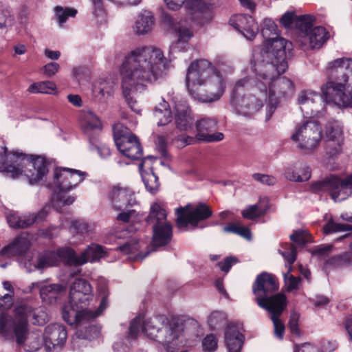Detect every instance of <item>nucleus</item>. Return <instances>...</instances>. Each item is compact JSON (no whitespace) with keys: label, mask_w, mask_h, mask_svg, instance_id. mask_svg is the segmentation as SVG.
Listing matches in <instances>:
<instances>
[{"label":"nucleus","mask_w":352,"mask_h":352,"mask_svg":"<svg viewBox=\"0 0 352 352\" xmlns=\"http://www.w3.org/2000/svg\"><path fill=\"white\" fill-rule=\"evenodd\" d=\"M327 72L333 80L321 86V96L312 90L298 94V104L307 116H320L325 110L324 102L343 107L352 104V96L346 92L350 88L352 91V59L340 58L329 63Z\"/></svg>","instance_id":"nucleus-1"},{"label":"nucleus","mask_w":352,"mask_h":352,"mask_svg":"<svg viewBox=\"0 0 352 352\" xmlns=\"http://www.w3.org/2000/svg\"><path fill=\"white\" fill-rule=\"evenodd\" d=\"M164 62L162 51L153 46L138 47L124 57L119 69L122 94L135 113L141 111L135 99L137 91L143 82H153L161 76Z\"/></svg>","instance_id":"nucleus-2"},{"label":"nucleus","mask_w":352,"mask_h":352,"mask_svg":"<svg viewBox=\"0 0 352 352\" xmlns=\"http://www.w3.org/2000/svg\"><path fill=\"white\" fill-rule=\"evenodd\" d=\"M264 69L260 68L259 73L254 72L256 78L253 82L254 94L241 96V90L250 84V79L244 78L238 80L231 96V102L237 111L245 116H251L259 111L263 102L268 99L269 111L272 114L279 103V100L292 92V82L286 78L271 79L263 74Z\"/></svg>","instance_id":"nucleus-3"},{"label":"nucleus","mask_w":352,"mask_h":352,"mask_svg":"<svg viewBox=\"0 0 352 352\" xmlns=\"http://www.w3.org/2000/svg\"><path fill=\"white\" fill-rule=\"evenodd\" d=\"M186 80L189 94L194 99L202 102L219 100L226 88L223 76L206 59L190 64Z\"/></svg>","instance_id":"nucleus-4"},{"label":"nucleus","mask_w":352,"mask_h":352,"mask_svg":"<svg viewBox=\"0 0 352 352\" xmlns=\"http://www.w3.org/2000/svg\"><path fill=\"white\" fill-rule=\"evenodd\" d=\"M94 299L92 287L89 283L81 278H76L69 288V300L63 309V318L68 324L78 323L83 320H89L99 316L106 308L107 298L104 296L97 310L87 307Z\"/></svg>","instance_id":"nucleus-5"},{"label":"nucleus","mask_w":352,"mask_h":352,"mask_svg":"<svg viewBox=\"0 0 352 352\" xmlns=\"http://www.w3.org/2000/svg\"><path fill=\"white\" fill-rule=\"evenodd\" d=\"M48 170L45 159L41 156H26L18 151L0 155V172H5L8 177L27 178L30 184H36L43 179Z\"/></svg>","instance_id":"nucleus-6"},{"label":"nucleus","mask_w":352,"mask_h":352,"mask_svg":"<svg viewBox=\"0 0 352 352\" xmlns=\"http://www.w3.org/2000/svg\"><path fill=\"white\" fill-rule=\"evenodd\" d=\"M265 49L261 52V60H259V52L256 50L253 52V57L256 60L253 65L254 72H258L260 68L264 69L263 74L273 80L283 78L280 75L287 67L285 61L286 51H289L292 43L277 35L268 38L264 44Z\"/></svg>","instance_id":"nucleus-7"},{"label":"nucleus","mask_w":352,"mask_h":352,"mask_svg":"<svg viewBox=\"0 0 352 352\" xmlns=\"http://www.w3.org/2000/svg\"><path fill=\"white\" fill-rule=\"evenodd\" d=\"M86 176V173L75 169L56 168L53 181L48 184V186L54 191L52 200L53 207L59 210L63 206L72 204L75 197L68 195V192L75 188Z\"/></svg>","instance_id":"nucleus-8"},{"label":"nucleus","mask_w":352,"mask_h":352,"mask_svg":"<svg viewBox=\"0 0 352 352\" xmlns=\"http://www.w3.org/2000/svg\"><path fill=\"white\" fill-rule=\"evenodd\" d=\"M31 312V307L23 304L15 307L13 315L1 313L0 335L6 340H15L19 344H23L28 334L29 314Z\"/></svg>","instance_id":"nucleus-9"},{"label":"nucleus","mask_w":352,"mask_h":352,"mask_svg":"<svg viewBox=\"0 0 352 352\" xmlns=\"http://www.w3.org/2000/svg\"><path fill=\"white\" fill-rule=\"evenodd\" d=\"M291 140L300 151L313 152L322 140V128L316 120L301 121L296 124Z\"/></svg>","instance_id":"nucleus-10"},{"label":"nucleus","mask_w":352,"mask_h":352,"mask_svg":"<svg viewBox=\"0 0 352 352\" xmlns=\"http://www.w3.org/2000/svg\"><path fill=\"white\" fill-rule=\"evenodd\" d=\"M115 143L119 151L131 160H140L143 151L138 138L120 124L113 126Z\"/></svg>","instance_id":"nucleus-11"},{"label":"nucleus","mask_w":352,"mask_h":352,"mask_svg":"<svg viewBox=\"0 0 352 352\" xmlns=\"http://www.w3.org/2000/svg\"><path fill=\"white\" fill-rule=\"evenodd\" d=\"M61 260L69 265H82L80 264V255L76 254L75 251L69 247L59 248L56 252H45L38 254L36 261L29 260V265L34 269L43 270L58 264Z\"/></svg>","instance_id":"nucleus-12"},{"label":"nucleus","mask_w":352,"mask_h":352,"mask_svg":"<svg viewBox=\"0 0 352 352\" xmlns=\"http://www.w3.org/2000/svg\"><path fill=\"white\" fill-rule=\"evenodd\" d=\"M165 320L166 318L163 316H158L145 320L140 317H137L130 324L129 336L132 339H135L141 329L142 332L145 333L148 338L156 340L163 346L162 341L164 340L166 338L160 339L158 334L162 333V328L165 324ZM168 331L169 334L165 337H168L170 334V329H168Z\"/></svg>","instance_id":"nucleus-13"},{"label":"nucleus","mask_w":352,"mask_h":352,"mask_svg":"<svg viewBox=\"0 0 352 352\" xmlns=\"http://www.w3.org/2000/svg\"><path fill=\"white\" fill-rule=\"evenodd\" d=\"M312 189L315 192L328 191L335 201H341L352 193V175L345 179L331 175L314 184Z\"/></svg>","instance_id":"nucleus-14"},{"label":"nucleus","mask_w":352,"mask_h":352,"mask_svg":"<svg viewBox=\"0 0 352 352\" xmlns=\"http://www.w3.org/2000/svg\"><path fill=\"white\" fill-rule=\"evenodd\" d=\"M176 223L179 228H186L188 225L196 227L200 221L209 218L212 211L204 204H199L195 208L190 204L175 210Z\"/></svg>","instance_id":"nucleus-15"},{"label":"nucleus","mask_w":352,"mask_h":352,"mask_svg":"<svg viewBox=\"0 0 352 352\" xmlns=\"http://www.w3.org/2000/svg\"><path fill=\"white\" fill-rule=\"evenodd\" d=\"M343 124L338 120L328 121L322 128V138L327 139L325 151L327 155L333 157L341 153L344 142Z\"/></svg>","instance_id":"nucleus-16"},{"label":"nucleus","mask_w":352,"mask_h":352,"mask_svg":"<svg viewBox=\"0 0 352 352\" xmlns=\"http://www.w3.org/2000/svg\"><path fill=\"white\" fill-rule=\"evenodd\" d=\"M108 197L112 208L116 210H125L137 204L134 192L127 187L113 186L110 188Z\"/></svg>","instance_id":"nucleus-17"},{"label":"nucleus","mask_w":352,"mask_h":352,"mask_svg":"<svg viewBox=\"0 0 352 352\" xmlns=\"http://www.w3.org/2000/svg\"><path fill=\"white\" fill-rule=\"evenodd\" d=\"M67 333L65 327L60 324H51L45 327L43 341L48 350L59 351L64 346Z\"/></svg>","instance_id":"nucleus-18"},{"label":"nucleus","mask_w":352,"mask_h":352,"mask_svg":"<svg viewBox=\"0 0 352 352\" xmlns=\"http://www.w3.org/2000/svg\"><path fill=\"white\" fill-rule=\"evenodd\" d=\"M278 289V285L276 278L271 274L263 272L257 276L252 286V291L256 296V301L258 302L259 297L265 298Z\"/></svg>","instance_id":"nucleus-19"},{"label":"nucleus","mask_w":352,"mask_h":352,"mask_svg":"<svg viewBox=\"0 0 352 352\" xmlns=\"http://www.w3.org/2000/svg\"><path fill=\"white\" fill-rule=\"evenodd\" d=\"M327 39V32L321 26H316L307 34L298 36V42L305 50L318 49L322 46Z\"/></svg>","instance_id":"nucleus-20"},{"label":"nucleus","mask_w":352,"mask_h":352,"mask_svg":"<svg viewBox=\"0 0 352 352\" xmlns=\"http://www.w3.org/2000/svg\"><path fill=\"white\" fill-rule=\"evenodd\" d=\"M230 23L241 32L248 40L253 39L258 32V27L254 19L249 15L238 14L232 16Z\"/></svg>","instance_id":"nucleus-21"},{"label":"nucleus","mask_w":352,"mask_h":352,"mask_svg":"<svg viewBox=\"0 0 352 352\" xmlns=\"http://www.w3.org/2000/svg\"><path fill=\"white\" fill-rule=\"evenodd\" d=\"M258 305L266 309L271 317H280L287 306L286 296L281 293L272 295L265 298L259 297L257 302Z\"/></svg>","instance_id":"nucleus-22"},{"label":"nucleus","mask_w":352,"mask_h":352,"mask_svg":"<svg viewBox=\"0 0 352 352\" xmlns=\"http://www.w3.org/2000/svg\"><path fill=\"white\" fill-rule=\"evenodd\" d=\"M216 121L210 118H204L196 123L197 139L208 142H218L223 139V134L220 132L209 133L216 128Z\"/></svg>","instance_id":"nucleus-23"},{"label":"nucleus","mask_w":352,"mask_h":352,"mask_svg":"<svg viewBox=\"0 0 352 352\" xmlns=\"http://www.w3.org/2000/svg\"><path fill=\"white\" fill-rule=\"evenodd\" d=\"M30 250V241L25 235L16 237L10 244L0 251V255L28 257Z\"/></svg>","instance_id":"nucleus-24"},{"label":"nucleus","mask_w":352,"mask_h":352,"mask_svg":"<svg viewBox=\"0 0 352 352\" xmlns=\"http://www.w3.org/2000/svg\"><path fill=\"white\" fill-rule=\"evenodd\" d=\"M173 28L177 36V41L171 45L170 51L173 53L184 51L187 46L188 41L192 37L193 32L183 22L173 24Z\"/></svg>","instance_id":"nucleus-25"},{"label":"nucleus","mask_w":352,"mask_h":352,"mask_svg":"<svg viewBox=\"0 0 352 352\" xmlns=\"http://www.w3.org/2000/svg\"><path fill=\"white\" fill-rule=\"evenodd\" d=\"M80 124L87 135L97 134L102 130V123L98 116L91 111H83L80 116Z\"/></svg>","instance_id":"nucleus-26"},{"label":"nucleus","mask_w":352,"mask_h":352,"mask_svg":"<svg viewBox=\"0 0 352 352\" xmlns=\"http://www.w3.org/2000/svg\"><path fill=\"white\" fill-rule=\"evenodd\" d=\"M32 287L39 289L41 299L49 304L55 302L61 292L65 291V287L59 284L43 285L42 283H34Z\"/></svg>","instance_id":"nucleus-27"},{"label":"nucleus","mask_w":352,"mask_h":352,"mask_svg":"<svg viewBox=\"0 0 352 352\" xmlns=\"http://www.w3.org/2000/svg\"><path fill=\"white\" fill-rule=\"evenodd\" d=\"M175 124L181 131L190 132L193 130V118L188 107L185 104L175 105Z\"/></svg>","instance_id":"nucleus-28"},{"label":"nucleus","mask_w":352,"mask_h":352,"mask_svg":"<svg viewBox=\"0 0 352 352\" xmlns=\"http://www.w3.org/2000/svg\"><path fill=\"white\" fill-rule=\"evenodd\" d=\"M153 246H163L168 244L173 236L172 226L170 223L152 226Z\"/></svg>","instance_id":"nucleus-29"},{"label":"nucleus","mask_w":352,"mask_h":352,"mask_svg":"<svg viewBox=\"0 0 352 352\" xmlns=\"http://www.w3.org/2000/svg\"><path fill=\"white\" fill-rule=\"evenodd\" d=\"M167 212L166 204L156 201L151 204L147 222L151 226L168 223L166 220Z\"/></svg>","instance_id":"nucleus-30"},{"label":"nucleus","mask_w":352,"mask_h":352,"mask_svg":"<svg viewBox=\"0 0 352 352\" xmlns=\"http://www.w3.org/2000/svg\"><path fill=\"white\" fill-rule=\"evenodd\" d=\"M244 336L236 327L228 326L225 333V341L229 352H240Z\"/></svg>","instance_id":"nucleus-31"},{"label":"nucleus","mask_w":352,"mask_h":352,"mask_svg":"<svg viewBox=\"0 0 352 352\" xmlns=\"http://www.w3.org/2000/svg\"><path fill=\"white\" fill-rule=\"evenodd\" d=\"M155 25L154 17L149 12H144L140 14L133 26V31L136 34L143 35L150 32Z\"/></svg>","instance_id":"nucleus-32"},{"label":"nucleus","mask_w":352,"mask_h":352,"mask_svg":"<svg viewBox=\"0 0 352 352\" xmlns=\"http://www.w3.org/2000/svg\"><path fill=\"white\" fill-rule=\"evenodd\" d=\"M142 243H140L135 239H131L129 241H127L124 244L118 246L116 250L122 252L124 254H130L129 258L133 259L135 261L142 260L145 258L148 252H146L145 254L142 255L140 252V249L142 246Z\"/></svg>","instance_id":"nucleus-33"},{"label":"nucleus","mask_w":352,"mask_h":352,"mask_svg":"<svg viewBox=\"0 0 352 352\" xmlns=\"http://www.w3.org/2000/svg\"><path fill=\"white\" fill-rule=\"evenodd\" d=\"M153 114L158 126L166 125L172 120L171 111L168 104L165 100H163L158 107H155Z\"/></svg>","instance_id":"nucleus-34"},{"label":"nucleus","mask_w":352,"mask_h":352,"mask_svg":"<svg viewBox=\"0 0 352 352\" xmlns=\"http://www.w3.org/2000/svg\"><path fill=\"white\" fill-rule=\"evenodd\" d=\"M104 254V251L102 246L92 244L80 254L81 262L80 264L84 265L87 262H94L102 257Z\"/></svg>","instance_id":"nucleus-35"},{"label":"nucleus","mask_w":352,"mask_h":352,"mask_svg":"<svg viewBox=\"0 0 352 352\" xmlns=\"http://www.w3.org/2000/svg\"><path fill=\"white\" fill-rule=\"evenodd\" d=\"M144 162L139 165V170L146 188L152 194H155L159 188L157 177L152 171L143 170Z\"/></svg>","instance_id":"nucleus-36"},{"label":"nucleus","mask_w":352,"mask_h":352,"mask_svg":"<svg viewBox=\"0 0 352 352\" xmlns=\"http://www.w3.org/2000/svg\"><path fill=\"white\" fill-rule=\"evenodd\" d=\"M298 169L296 165L289 166L285 172V178L292 182H304L310 178L311 173L309 167H303L302 174L297 172Z\"/></svg>","instance_id":"nucleus-37"},{"label":"nucleus","mask_w":352,"mask_h":352,"mask_svg":"<svg viewBox=\"0 0 352 352\" xmlns=\"http://www.w3.org/2000/svg\"><path fill=\"white\" fill-rule=\"evenodd\" d=\"M56 89V85L52 81H43L32 84L28 91L32 94H51Z\"/></svg>","instance_id":"nucleus-38"},{"label":"nucleus","mask_w":352,"mask_h":352,"mask_svg":"<svg viewBox=\"0 0 352 352\" xmlns=\"http://www.w3.org/2000/svg\"><path fill=\"white\" fill-rule=\"evenodd\" d=\"M266 210V206H263L262 201H259L256 204L251 205L247 207L242 211L241 214L245 219H254L263 215Z\"/></svg>","instance_id":"nucleus-39"},{"label":"nucleus","mask_w":352,"mask_h":352,"mask_svg":"<svg viewBox=\"0 0 352 352\" xmlns=\"http://www.w3.org/2000/svg\"><path fill=\"white\" fill-rule=\"evenodd\" d=\"M47 214V211L46 208H43L37 214H28L21 216L19 228H25L32 226L34 222L42 221L46 217Z\"/></svg>","instance_id":"nucleus-40"},{"label":"nucleus","mask_w":352,"mask_h":352,"mask_svg":"<svg viewBox=\"0 0 352 352\" xmlns=\"http://www.w3.org/2000/svg\"><path fill=\"white\" fill-rule=\"evenodd\" d=\"M54 12L59 25L62 26L66 22L68 17L76 16L77 10L58 6L55 7Z\"/></svg>","instance_id":"nucleus-41"},{"label":"nucleus","mask_w":352,"mask_h":352,"mask_svg":"<svg viewBox=\"0 0 352 352\" xmlns=\"http://www.w3.org/2000/svg\"><path fill=\"white\" fill-rule=\"evenodd\" d=\"M314 17L311 15H303L297 16L296 19V26L300 30V34H307L313 28Z\"/></svg>","instance_id":"nucleus-42"},{"label":"nucleus","mask_w":352,"mask_h":352,"mask_svg":"<svg viewBox=\"0 0 352 352\" xmlns=\"http://www.w3.org/2000/svg\"><path fill=\"white\" fill-rule=\"evenodd\" d=\"M224 232L234 233L248 240L251 239V232L248 228L241 226L239 223H229L223 228Z\"/></svg>","instance_id":"nucleus-43"},{"label":"nucleus","mask_w":352,"mask_h":352,"mask_svg":"<svg viewBox=\"0 0 352 352\" xmlns=\"http://www.w3.org/2000/svg\"><path fill=\"white\" fill-rule=\"evenodd\" d=\"M346 231H352V225L338 223L332 219H330L323 227V232L326 234Z\"/></svg>","instance_id":"nucleus-44"},{"label":"nucleus","mask_w":352,"mask_h":352,"mask_svg":"<svg viewBox=\"0 0 352 352\" xmlns=\"http://www.w3.org/2000/svg\"><path fill=\"white\" fill-rule=\"evenodd\" d=\"M350 261V256L347 253L332 256L325 262L326 268H337L342 267Z\"/></svg>","instance_id":"nucleus-45"},{"label":"nucleus","mask_w":352,"mask_h":352,"mask_svg":"<svg viewBox=\"0 0 352 352\" xmlns=\"http://www.w3.org/2000/svg\"><path fill=\"white\" fill-rule=\"evenodd\" d=\"M278 252L287 263H294L296 259V250L292 244H285L278 249Z\"/></svg>","instance_id":"nucleus-46"},{"label":"nucleus","mask_w":352,"mask_h":352,"mask_svg":"<svg viewBox=\"0 0 352 352\" xmlns=\"http://www.w3.org/2000/svg\"><path fill=\"white\" fill-rule=\"evenodd\" d=\"M13 23L14 17L9 9L0 3V28L10 27Z\"/></svg>","instance_id":"nucleus-47"},{"label":"nucleus","mask_w":352,"mask_h":352,"mask_svg":"<svg viewBox=\"0 0 352 352\" xmlns=\"http://www.w3.org/2000/svg\"><path fill=\"white\" fill-rule=\"evenodd\" d=\"M226 320L225 313L221 311H214L211 314L208 318V324L212 329L223 325Z\"/></svg>","instance_id":"nucleus-48"},{"label":"nucleus","mask_w":352,"mask_h":352,"mask_svg":"<svg viewBox=\"0 0 352 352\" xmlns=\"http://www.w3.org/2000/svg\"><path fill=\"white\" fill-rule=\"evenodd\" d=\"M71 228L73 232L83 234L90 231L91 226L84 220L78 219L72 221Z\"/></svg>","instance_id":"nucleus-49"},{"label":"nucleus","mask_w":352,"mask_h":352,"mask_svg":"<svg viewBox=\"0 0 352 352\" xmlns=\"http://www.w3.org/2000/svg\"><path fill=\"white\" fill-rule=\"evenodd\" d=\"M31 309L32 312L29 314V318L31 316H32V324L42 325L46 322L47 320V316L45 312L39 309L33 310L32 307Z\"/></svg>","instance_id":"nucleus-50"},{"label":"nucleus","mask_w":352,"mask_h":352,"mask_svg":"<svg viewBox=\"0 0 352 352\" xmlns=\"http://www.w3.org/2000/svg\"><path fill=\"white\" fill-rule=\"evenodd\" d=\"M283 277L287 291L291 292L298 288L301 282L300 277H296L293 275L288 276L287 274H283Z\"/></svg>","instance_id":"nucleus-51"},{"label":"nucleus","mask_w":352,"mask_h":352,"mask_svg":"<svg viewBox=\"0 0 352 352\" xmlns=\"http://www.w3.org/2000/svg\"><path fill=\"white\" fill-rule=\"evenodd\" d=\"M121 211L122 212L117 217L118 221L128 223L134 221L137 217V212L135 210L126 208Z\"/></svg>","instance_id":"nucleus-52"},{"label":"nucleus","mask_w":352,"mask_h":352,"mask_svg":"<svg viewBox=\"0 0 352 352\" xmlns=\"http://www.w3.org/2000/svg\"><path fill=\"white\" fill-rule=\"evenodd\" d=\"M252 177L255 181L263 184L272 186L274 185L276 182V178L269 175L254 173L252 175Z\"/></svg>","instance_id":"nucleus-53"},{"label":"nucleus","mask_w":352,"mask_h":352,"mask_svg":"<svg viewBox=\"0 0 352 352\" xmlns=\"http://www.w3.org/2000/svg\"><path fill=\"white\" fill-rule=\"evenodd\" d=\"M263 23L264 28L262 30V34L264 37L270 36V33L274 36L277 35V27L274 21L270 19H265Z\"/></svg>","instance_id":"nucleus-54"},{"label":"nucleus","mask_w":352,"mask_h":352,"mask_svg":"<svg viewBox=\"0 0 352 352\" xmlns=\"http://www.w3.org/2000/svg\"><path fill=\"white\" fill-rule=\"evenodd\" d=\"M204 351H213L217 347V341L213 335L207 336L202 342Z\"/></svg>","instance_id":"nucleus-55"},{"label":"nucleus","mask_w":352,"mask_h":352,"mask_svg":"<svg viewBox=\"0 0 352 352\" xmlns=\"http://www.w3.org/2000/svg\"><path fill=\"white\" fill-rule=\"evenodd\" d=\"M94 142V140L90 138V143L96 147L98 154L100 155L101 157L105 158L110 155V149L105 144L99 143L97 142H96L95 144Z\"/></svg>","instance_id":"nucleus-56"},{"label":"nucleus","mask_w":352,"mask_h":352,"mask_svg":"<svg viewBox=\"0 0 352 352\" xmlns=\"http://www.w3.org/2000/svg\"><path fill=\"white\" fill-rule=\"evenodd\" d=\"M300 314L297 312H292L289 319V329L292 333H295L298 336L300 335V330L298 328V320Z\"/></svg>","instance_id":"nucleus-57"},{"label":"nucleus","mask_w":352,"mask_h":352,"mask_svg":"<svg viewBox=\"0 0 352 352\" xmlns=\"http://www.w3.org/2000/svg\"><path fill=\"white\" fill-rule=\"evenodd\" d=\"M290 239L299 245H304L308 242V234L304 231H296L290 236Z\"/></svg>","instance_id":"nucleus-58"},{"label":"nucleus","mask_w":352,"mask_h":352,"mask_svg":"<svg viewBox=\"0 0 352 352\" xmlns=\"http://www.w3.org/2000/svg\"><path fill=\"white\" fill-rule=\"evenodd\" d=\"M94 91L98 92L102 97L106 98L111 95L112 92V87L107 84V82L103 81L100 83L99 87H95Z\"/></svg>","instance_id":"nucleus-59"},{"label":"nucleus","mask_w":352,"mask_h":352,"mask_svg":"<svg viewBox=\"0 0 352 352\" xmlns=\"http://www.w3.org/2000/svg\"><path fill=\"white\" fill-rule=\"evenodd\" d=\"M238 262V258L235 256L226 257L223 261L219 263V266L221 271L228 272L232 265Z\"/></svg>","instance_id":"nucleus-60"},{"label":"nucleus","mask_w":352,"mask_h":352,"mask_svg":"<svg viewBox=\"0 0 352 352\" xmlns=\"http://www.w3.org/2000/svg\"><path fill=\"white\" fill-rule=\"evenodd\" d=\"M271 320L273 322L275 335L278 338H282L283 333H284V331H285V326H284V324L279 320V317L273 316V317H271Z\"/></svg>","instance_id":"nucleus-61"},{"label":"nucleus","mask_w":352,"mask_h":352,"mask_svg":"<svg viewBox=\"0 0 352 352\" xmlns=\"http://www.w3.org/2000/svg\"><path fill=\"white\" fill-rule=\"evenodd\" d=\"M333 250V245L329 244H323L316 247L314 250V254L318 256L324 257L331 252Z\"/></svg>","instance_id":"nucleus-62"},{"label":"nucleus","mask_w":352,"mask_h":352,"mask_svg":"<svg viewBox=\"0 0 352 352\" xmlns=\"http://www.w3.org/2000/svg\"><path fill=\"white\" fill-rule=\"evenodd\" d=\"M59 68H60V66H59L58 63H55V62H51V63L45 65L43 67V72L45 76H47L48 77H51L58 72Z\"/></svg>","instance_id":"nucleus-63"},{"label":"nucleus","mask_w":352,"mask_h":352,"mask_svg":"<svg viewBox=\"0 0 352 352\" xmlns=\"http://www.w3.org/2000/svg\"><path fill=\"white\" fill-rule=\"evenodd\" d=\"M12 296L10 294L0 296V309H8L12 307Z\"/></svg>","instance_id":"nucleus-64"}]
</instances>
